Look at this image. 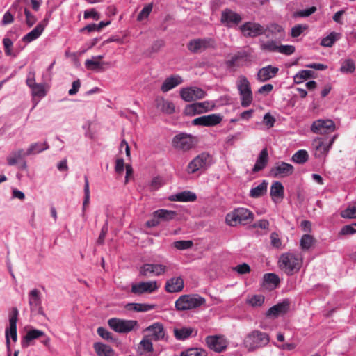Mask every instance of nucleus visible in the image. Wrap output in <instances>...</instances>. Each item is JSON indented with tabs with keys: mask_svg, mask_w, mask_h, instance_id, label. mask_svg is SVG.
I'll return each mask as SVG.
<instances>
[{
	"mask_svg": "<svg viewBox=\"0 0 356 356\" xmlns=\"http://www.w3.org/2000/svg\"><path fill=\"white\" fill-rule=\"evenodd\" d=\"M336 138L337 135L332 136L328 141L321 138H317L315 140L316 151L318 152L321 155L327 154Z\"/></svg>",
	"mask_w": 356,
	"mask_h": 356,
	"instance_id": "obj_28",
	"label": "nucleus"
},
{
	"mask_svg": "<svg viewBox=\"0 0 356 356\" xmlns=\"http://www.w3.org/2000/svg\"><path fill=\"white\" fill-rule=\"evenodd\" d=\"M179 93L181 99L187 102L203 99L207 95V92L203 89L196 86L183 88Z\"/></svg>",
	"mask_w": 356,
	"mask_h": 356,
	"instance_id": "obj_12",
	"label": "nucleus"
},
{
	"mask_svg": "<svg viewBox=\"0 0 356 356\" xmlns=\"http://www.w3.org/2000/svg\"><path fill=\"white\" fill-rule=\"evenodd\" d=\"M26 156H29V154H26V151L23 149L13 151L6 159L8 165L10 166L15 165L17 162L24 160Z\"/></svg>",
	"mask_w": 356,
	"mask_h": 356,
	"instance_id": "obj_31",
	"label": "nucleus"
},
{
	"mask_svg": "<svg viewBox=\"0 0 356 356\" xmlns=\"http://www.w3.org/2000/svg\"><path fill=\"white\" fill-rule=\"evenodd\" d=\"M49 149V145L47 142L44 141L43 143L37 142L31 143L28 149H26V154L29 156L35 155L40 154L45 150Z\"/></svg>",
	"mask_w": 356,
	"mask_h": 356,
	"instance_id": "obj_35",
	"label": "nucleus"
},
{
	"mask_svg": "<svg viewBox=\"0 0 356 356\" xmlns=\"http://www.w3.org/2000/svg\"><path fill=\"white\" fill-rule=\"evenodd\" d=\"M268 162V153L266 148L263 149L257 159L256 163L252 168L254 172L263 170Z\"/></svg>",
	"mask_w": 356,
	"mask_h": 356,
	"instance_id": "obj_30",
	"label": "nucleus"
},
{
	"mask_svg": "<svg viewBox=\"0 0 356 356\" xmlns=\"http://www.w3.org/2000/svg\"><path fill=\"white\" fill-rule=\"evenodd\" d=\"M316 10V8L315 6H312L309 8L296 12L295 16L301 17H309L313 13H314Z\"/></svg>",
	"mask_w": 356,
	"mask_h": 356,
	"instance_id": "obj_64",
	"label": "nucleus"
},
{
	"mask_svg": "<svg viewBox=\"0 0 356 356\" xmlns=\"http://www.w3.org/2000/svg\"><path fill=\"white\" fill-rule=\"evenodd\" d=\"M314 238L309 234H304L300 242V248L303 250H308L314 244Z\"/></svg>",
	"mask_w": 356,
	"mask_h": 356,
	"instance_id": "obj_49",
	"label": "nucleus"
},
{
	"mask_svg": "<svg viewBox=\"0 0 356 356\" xmlns=\"http://www.w3.org/2000/svg\"><path fill=\"white\" fill-rule=\"evenodd\" d=\"M172 143L177 149L188 151L195 145V140L191 134L180 133L174 136Z\"/></svg>",
	"mask_w": 356,
	"mask_h": 356,
	"instance_id": "obj_11",
	"label": "nucleus"
},
{
	"mask_svg": "<svg viewBox=\"0 0 356 356\" xmlns=\"http://www.w3.org/2000/svg\"><path fill=\"white\" fill-rule=\"evenodd\" d=\"M268 181L263 180L257 186L252 188L250 192V196L257 198L264 195L267 191Z\"/></svg>",
	"mask_w": 356,
	"mask_h": 356,
	"instance_id": "obj_41",
	"label": "nucleus"
},
{
	"mask_svg": "<svg viewBox=\"0 0 356 356\" xmlns=\"http://www.w3.org/2000/svg\"><path fill=\"white\" fill-rule=\"evenodd\" d=\"M10 337L14 342L17 341V327H9L6 330V343L8 351H10Z\"/></svg>",
	"mask_w": 356,
	"mask_h": 356,
	"instance_id": "obj_44",
	"label": "nucleus"
},
{
	"mask_svg": "<svg viewBox=\"0 0 356 356\" xmlns=\"http://www.w3.org/2000/svg\"><path fill=\"white\" fill-rule=\"evenodd\" d=\"M94 349L98 356H113L114 353L111 346L99 342L94 344Z\"/></svg>",
	"mask_w": 356,
	"mask_h": 356,
	"instance_id": "obj_39",
	"label": "nucleus"
},
{
	"mask_svg": "<svg viewBox=\"0 0 356 356\" xmlns=\"http://www.w3.org/2000/svg\"><path fill=\"white\" fill-rule=\"evenodd\" d=\"M44 30V25L42 23L38 24L32 31L26 34L22 40L24 42L29 43L38 38Z\"/></svg>",
	"mask_w": 356,
	"mask_h": 356,
	"instance_id": "obj_33",
	"label": "nucleus"
},
{
	"mask_svg": "<svg viewBox=\"0 0 356 356\" xmlns=\"http://www.w3.org/2000/svg\"><path fill=\"white\" fill-rule=\"evenodd\" d=\"M127 310L137 312H145L154 309L155 305L145 303H128L125 306Z\"/></svg>",
	"mask_w": 356,
	"mask_h": 356,
	"instance_id": "obj_38",
	"label": "nucleus"
},
{
	"mask_svg": "<svg viewBox=\"0 0 356 356\" xmlns=\"http://www.w3.org/2000/svg\"><path fill=\"white\" fill-rule=\"evenodd\" d=\"M139 346L147 353H152L153 351V344L151 341V339L144 337L140 342Z\"/></svg>",
	"mask_w": 356,
	"mask_h": 356,
	"instance_id": "obj_60",
	"label": "nucleus"
},
{
	"mask_svg": "<svg viewBox=\"0 0 356 356\" xmlns=\"http://www.w3.org/2000/svg\"><path fill=\"white\" fill-rule=\"evenodd\" d=\"M284 186L280 181H275L270 187V195L273 197H282L284 195Z\"/></svg>",
	"mask_w": 356,
	"mask_h": 356,
	"instance_id": "obj_46",
	"label": "nucleus"
},
{
	"mask_svg": "<svg viewBox=\"0 0 356 356\" xmlns=\"http://www.w3.org/2000/svg\"><path fill=\"white\" fill-rule=\"evenodd\" d=\"M18 316V309L16 307H13L9 312V327H17Z\"/></svg>",
	"mask_w": 356,
	"mask_h": 356,
	"instance_id": "obj_58",
	"label": "nucleus"
},
{
	"mask_svg": "<svg viewBox=\"0 0 356 356\" xmlns=\"http://www.w3.org/2000/svg\"><path fill=\"white\" fill-rule=\"evenodd\" d=\"M264 296L261 294L253 295L248 297L246 302L252 307H260L264 302Z\"/></svg>",
	"mask_w": 356,
	"mask_h": 356,
	"instance_id": "obj_50",
	"label": "nucleus"
},
{
	"mask_svg": "<svg viewBox=\"0 0 356 356\" xmlns=\"http://www.w3.org/2000/svg\"><path fill=\"white\" fill-rule=\"evenodd\" d=\"M108 64L99 62L95 58L88 59L85 62V67L90 70H94L97 72H102L104 70V65Z\"/></svg>",
	"mask_w": 356,
	"mask_h": 356,
	"instance_id": "obj_42",
	"label": "nucleus"
},
{
	"mask_svg": "<svg viewBox=\"0 0 356 356\" xmlns=\"http://www.w3.org/2000/svg\"><path fill=\"white\" fill-rule=\"evenodd\" d=\"M279 45L277 42L273 40H269L266 42H261L260 48L263 51H267L270 52H277Z\"/></svg>",
	"mask_w": 356,
	"mask_h": 356,
	"instance_id": "obj_51",
	"label": "nucleus"
},
{
	"mask_svg": "<svg viewBox=\"0 0 356 356\" xmlns=\"http://www.w3.org/2000/svg\"><path fill=\"white\" fill-rule=\"evenodd\" d=\"M296 48L293 45H279L278 51L280 54L289 56L295 52Z\"/></svg>",
	"mask_w": 356,
	"mask_h": 356,
	"instance_id": "obj_61",
	"label": "nucleus"
},
{
	"mask_svg": "<svg viewBox=\"0 0 356 356\" xmlns=\"http://www.w3.org/2000/svg\"><path fill=\"white\" fill-rule=\"evenodd\" d=\"M109 327L118 333H128L138 327V321L112 318L108 321Z\"/></svg>",
	"mask_w": 356,
	"mask_h": 356,
	"instance_id": "obj_7",
	"label": "nucleus"
},
{
	"mask_svg": "<svg viewBox=\"0 0 356 356\" xmlns=\"http://www.w3.org/2000/svg\"><path fill=\"white\" fill-rule=\"evenodd\" d=\"M41 293L37 289H34L29 293V304L31 311L38 309L40 314H44L41 308Z\"/></svg>",
	"mask_w": 356,
	"mask_h": 356,
	"instance_id": "obj_23",
	"label": "nucleus"
},
{
	"mask_svg": "<svg viewBox=\"0 0 356 356\" xmlns=\"http://www.w3.org/2000/svg\"><path fill=\"white\" fill-rule=\"evenodd\" d=\"M180 356H207V352L200 348H191L182 351Z\"/></svg>",
	"mask_w": 356,
	"mask_h": 356,
	"instance_id": "obj_47",
	"label": "nucleus"
},
{
	"mask_svg": "<svg viewBox=\"0 0 356 356\" xmlns=\"http://www.w3.org/2000/svg\"><path fill=\"white\" fill-rule=\"evenodd\" d=\"M308 29V25L305 24H296L291 29V35L292 38L300 36L305 31Z\"/></svg>",
	"mask_w": 356,
	"mask_h": 356,
	"instance_id": "obj_55",
	"label": "nucleus"
},
{
	"mask_svg": "<svg viewBox=\"0 0 356 356\" xmlns=\"http://www.w3.org/2000/svg\"><path fill=\"white\" fill-rule=\"evenodd\" d=\"M316 78V73L309 70H302L293 76V82L296 84H300L305 80Z\"/></svg>",
	"mask_w": 356,
	"mask_h": 356,
	"instance_id": "obj_36",
	"label": "nucleus"
},
{
	"mask_svg": "<svg viewBox=\"0 0 356 356\" xmlns=\"http://www.w3.org/2000/svg\"><path fill=\"white\" fill-rule=\"evenodd\" d=\"M196 194L189 191H184L175 194H172L169 197V200L173 202H194L196 200Z\"/></svg>",
	"mask_w": 356,
	"mask_h": 356,
	"instance_id": "obj_27",
	"label": "nucleus"
},
{
	"mask_svg": "<svg viewBox=\"0 0 356 356\" xmlns=\"http://www.w3.org/2000/svg\"><path fill=\"white\" fill-rule=\"evenodd\" d=\"M167 266L159 264H144L139 268V274L143 277L159 276L165 273Z\"/></svg>",
	"mask_w": 356,
	"mask_h": 356,
	"instance_id": "obj_16",
	"label": "nucleus"
},
{
	"mask_svg": "<svg viewBox=\"0 0 356 356\" xmlns=\"http://www.w3.org/2000/svg\"><path fill=\"white\" fill-rule=\"evenodd\" d=\"M45 336V333L39 330L33 329L28 331L22 341V346L26 348L30 345V342L34 339H37L41 337Z\"/></svg>",
	"mask_w": 356,
	"mask_h": 356,
	"instance_id": "obj_32",
	"label": "nucleus"
},
{
	"mask_svg": "<svg viewBox=\"0 0 356 356\" xmlns=\"http://www.w3.org/2000/svg\"><path fill=\"white\" fill-rule=\"evenodd\" d=\"M205 342L211 350L217 353H221L227 348L226 341L217 335L207 336L205 338Z\"/></svg>",
	"mask_w": 356,
	"mask_h": 356,
	"instance_id": "obj_20",
	"label": "nucleus"
},
{
	"mask_svg": "<svg viewBox=\"0 0 356 356\" xmlns=\"http://www.w3.org/2000/svg\"><path fill=\"white\" fill-rule=\"evenodd\" d=\"M27 86L31 89V95L33 97H39L42 99L47 95L45 90V83H37L35 81V72L30 70L27 74L26 79Z\"/></svg>",
	"mask_w": 356,
	"mask_h": 356,
	"instance_id": "obj_8",
	"label": "nucleus"
},
{
	"mask_svg": "<svg viewBox=\"0 0 356 356\" xmlns=\"http://www.w3.org/2000/svg\"><path fill=\"white\" fill-rule=\"evenodd\" d=\"M206 300L198 294L181 296L175 302V308L178 311L196 309L204 305Z\"/></svg>",
	"mask_w": 356,
	"mask_h": 356,
	"instance_id": "obj_3",
	"label": "nucleus"
},
{
	"mask_svg": "<svg viewBox=\"0 0 356 356\" xmlns=\"http://www.w3.org/2000/svg\"><path fill=\"white\" fill-rule=\"evenodd\" d=\"M155 104L156 108L164 114L171 115L175 111L173 102L166 100L163 97L157 98Z\"/></svg>",
	"mask_w": 356,
	"mask_h": 356,
	"instance_id": "obj_26",
	"label": "nucleus"
},
{
	"mask_svg": "<svg viewBox=\"0 0 356 356\" xmlns=\"http://www.w3.org/2000/svg\"><path fill=\"white\" fill-rule=\"evenodd\" d=\"M289 308V302L284 300L282 302L278 303L270 307L267 312V316H277L279 314L286 313Z\"/></svg>",
	"mask_w": 356,
	"mask_h": 356,
	"instance_id": "obj_34",
	"label": "nucleus"
},
{
	"mask_svg": "<svg viewBox=\"0 0 356 356\" xmlns=\"http://www.w3.org/2000/svg\"><path fill=\"white\" fill-rule=\"evenodd\" d=\"M309 159V154L306 150L300 149L297 151L291 158L292 161L298 164H303Z\"/></svg>",
	"mask_w": 356,
	"mask_h": 356,
	"instance_id": "obj_43",
	"label": "nucleus"
},
{
	"mask_svg": "<svg viewBox=\"0 0 356 356\" xmlns=\"http://www.w3.org/2000/svg\"><path fill=\"white\" fill-rule=\"evenodd\" d=\"M184 280L181 277H172L168 280L165 286V290L169 293H176L182 291Z\"/></svg>",
	"mask_w": 356,
	"mask_h": 356,
	"instance_id": "obj_29",
	"label": "nucleus"
},
{
	"mask_svg": "<svg viewBox=\"0 0 356 356\" xmlns=\"http://www.w3.org/2000/svg\"><path fill=\"white\" fill-rule=\"evenodd\" d=\"M211 163V157L207 153H202L195 156L188 165V174H194L197 171L207 169Z\"/></svg>",
	"mask_w": 356,
	"mask_h": 356,
	"instance_id": "obj_6",
	"label": "nucleus"
},
{
	"mask_svg": "<svg viewBox=\"0 0 356 356\" xmlns=\"http://www.w3.org/2000/svg\"><path fill=\"white\" fill-rule=\"evenodd\" d=\"M293 166L284 161L276 162L270 170V175L273 177H286L293 173Z\"/></svg>",
	"mask_w": 356,
	"mask_h": 356,
	"instance_id": "obj_15",
	"label": "nucleus"
},
{
	"mask_svg": "<svg viewBox=\"0 0 356 356\" xmlns=\"http://www.w3.org/2000/svg\"><path fill=\"white\" fill-rule=\"evenodd\" d=\"M236 86L240 95L241 106L244 108L249 106L253 100L249 81L245 76L241 75L237 80Z\"/></svg>",
	"mask_w": 356,
	"mask_h": 356,
	"instance_id": "obj_5",
	"label": "nucleus"
},
{
	"mask_svg": "<svg viewBox=\"0 0 356 356\" xmlns=\"http://www.w3.org/2000/svg\"><path fill=\"white\" fill-rule=\"evenodd\" d=\"M355 70V63L351 59H347L341 64L340 71L342 73H353Z\"/></svg>",
	"mask_w": 356,
	"mask_h": 356,
	"instance_id": "obj_54",
	"label": "nucleus"
},
{
	"mask_svg": "<svg viewBox=\"0 0 356 356\" xmlns=\"http://www.w3.org/2000/svg\"><path fill=\"white\" fill-rule=\"evenodd\" d=\"M175 216V211L163 209H158L153 213L154 217H157L159 220L163 221L172 220Z\"/></svg>",
	"mask_w": 356,
	"mask_h": 356,
	"instance_id": "obj_40",
	"label": "nucleus"
},
{
	"mask_svg": "<svg viewBox=\"0 0 356 356\" xmlns=\"http://www.w3.org/2000/svg\"><path fill=\"white\" fill-rule=\"evenodd\" d=\"M264 282L271 286L277 287L280 283V278L275 273H266L264 275Z\"/></svg>",
	"mask_w": 356,
	"mask_h": 356,
	"instance_id": "obj_53",
	"label": "nucleus"
},
{
	"mask_svg": "<svg viewBox=\"0 0 356 356\" xmlns=\"http://www.w3.org/2000/svg\"><path fill=\"white\" fill-rule=\"evenodd\" d=\"M270 245L273 248H275L276 249L282 248V240L280 238V236L277 232H272L270 236Z\"/></svg>",
	"mask_w": 356,
	"mask_h": 356,
	"instance_id": "obj_56",
	"label": "nucleus"
},
{
	"mask_svg": "<svg viewBox=\"0 0 356 356\" xmlns=\"http://www.w3.org/2000/svg\"><path fill=\"white\" fill-rule=\"evenodd\" d=\"M335 130V124L332 120H318L311 126V131L316 134H327Z\"/></svg>",
	"mask_w": 356,
	"mask_h": 356,
	"instance_id": "obj_14",
	"label": "nucleus"
},
{
	"mask_svg": "<svg viewBox=\"0 0 356 356\" xmlns=\"http://www.w3.org/2000/svg\"><path fill=\"white\" fill-rule=\"evenodd\" d=\"M173 245L177 250H184L191 248L193 243L192 241H177L174 242Z\"/></svg>",
	"mask_w": 356,
	"mask_h": 356,
	"instance_id": "obj_57",
	"label": "nucleus"
},
{
	"mask_svg": "<svg viewBox=\"0 0 356 356\" xmlns=\"http://www.w3.org/2000/svg\"><path fill=\"white\" fill-rule=\"evenodd\" d=\"M339 33L332 32L326 37L322 38L321 45L326 47H331L335 41L339 38Z\"/></svg>",
	"mask_w": 356,
	"mask_h": 356,
	"instance_id": "obj_45",
	"label": "nucleus"
},
{
	"mask_svg": "<svg viewBox=\"0 0 356 356\" xmlns=\"http://www.w3.org/2000/svg\"><path fill=\"white\" fill-rule=\"evenodd\" d=\"M269 342L268 334L255 330L245 337L243 345L249 352H252L267 346Z\"/></svg>",
	"mask_w": 356,
	"mask_h": 356,
	"instance_id": "obj_1",
	"label": "nucleus"
},
{
	"mask_svg": "<svg viewBox=\"0 0 356 356\" xmlns=\"http://www.w3.org/2000/svg\"><path fill=\"white\" fill-rule=\"evenodd\" d=\"M222 120V116L219 113H213L195 118L192 121L193 125L204 127H213L220 124Z\"/></svg>",
	"mask_w": 356,
	"mask_h": 356,
	"instance_id": "obj_17",
	"label": "nucleus"
},
{
	"mask_svg": "<svg viewBox=\"0 0 356 356\" xmlns=\"http://www.w3.org/2000/svg\"><path fill=\"white\" fill-rule=\"evenodd\" d=\"M254 214L249 209L239 207L234 209L226 215L225 220L229 226H236L238 224H245L248 220H252Z\"/></svg>",
	"mask_w": 356,
	"mask_h": 356,
	"instance_id": "obj_4",
	"label": "nucleus"
},
{
	"mask_svg": "<svg viewBox=\"0 0 356 356\" xmlns=\"http://www.w3.org/2000/svg\"><path fill=\"white\" fill-rule=\"evenodd\" d=\"M152 3H149V4H147V6H145L143 9L140 12V13L138 14V17H137V19L138 21H141L145 18H147L149 15L150 14L152 10Z\"/></svg>",
	"mask_w": 356,
	"mask_h": 356,
	"instance_id": "obj_62",
	"label": "nucleus"
},
{
	"mask_svg": "<svg viewBox=\"0 0 356 356\" xmlns=\"http://www.w3.org/2000/svg\"><path fill=\"white\" fill-rule=\"evenodd\" d=\"M184 82L182 77L178 74L171 75L167 77L161 85V90L163 92H167Z\"/></svg>",
	"mask_w": 356,
	"mask_h": 356,
	"instance_id": "obj_25",
	"label": "nucleus"
},
{
	"mask_svg": "<svg viewBox=\"0 0 356 356\" xmlns=\"http://www.w3.org/2000/svg\"><path fill=\"white\" fill-rule=\"evenodd\" d=\"M279 72V68L268 65L259 70L257 74V79L259 82H266L274 78Z\"/></svg>",
	"mask_w": 356,
	"mask_h": 356,
	"instance_id": "obj_21",
	"label": "nucleus"
},
{
	"mask_svg": "<svg viewBox=\"0 0 356 356\" xmlns=\"http://www.w3.org/2000/svg\"><path fill=\"white\" fill-rule=\"evenodd\" d=\"M187 47L191 52L197 54L207 49H214L216 47V42L211 38H197L189 41Z\"/></svg>",
	"mask_w": 356,
	"mask_h": 356,
	"instance_id": "obj_10",
	"label": "nucleus"
},
{
	"mask_svg": "<svg viewBox=\"0 0 356 356\" xmlns=\"http://www.w3.org/2000/svg\"><path fill=\"white\" fill-rule=\"evenodd\" d=\"M356 233V222L344 225L340 230L341 235H352Z\"/></svg>",
	"mask_w": 356,
	"mask_h": 356,
	"instance_id": "obj_59",
	"label": "nucleus"
},
{
	"mask_svg": "<svg viewBox=\"0 0 356 356\" xmlns=\"http://www.w3.org/2000/svg\"><path fill=\"white\" fill-rule=\"evenodd\" d=\"M252 62L251 52L247 50H241L232 55L226 61L228 67H240L249 65Z\"/></svg>",
	"mask_w": 356,
	"mask_h": 356,
	"instance_id": "obj_9",
	"label": "nucleus"
},
{
	"mask_svg": "<svg viewBox=\"0 0 356 356\" xmlns=\"http://www.w3.org/2000/svg\"><path fill=\"white\" fill-rule=\"evenodd\" d=\"M215 104L211 101H204L188 104L186 106L184 113L187 115L193 116L204 112L211 111Z\"/></svg>",
	"mask_w": 356,
	"mask_h": 356,
	"instance_id": "obj_13",
	"label": "nucleus"
},
{
	"mask_svg": "<svg viewBox=\"0 0 356 356\" xmlns=\"http://www.w3.org/2000/svg\"><path fill=\"white\" fill-rule=\"evenodd\" d=\"M341 216L343 218H356V203L349 205L346 209L341 211Z\"/></svg>",
	"mask_w": 356,
	"mask_h": 356,
	"instance_id": "obj_52",
	"label": "nucleus"
},
{
	"mask_svg": "<svg viewBox=\"0 0 356 356\" xmlns=\"http://www.w3.org/2000/svg\"><path fill=\"white\" fill-rule=\"evenodd\" d=\"M146 332L149 333L151 339L159 341L165 337V330L163 324L160 323H154L152 325L145 329Z\"/></svg>",
	"mask_w": 356,
	"mask_h": 356,
	"instance_id": "obj_24",
	"label": "nucleus"
},
{
	"mask_svg": "<svg viewBox=\"0 0 356 356\" xmlns=\"http://www.w3.org/2000/svg\"><path fill=\"white\" fill-rule=\"evenodd\" d=\"M241 31L245 37H257L265 33V29L258 23L245 22L240 26Z\"/></svg>",
	"mask_w": 356,
	"mask_h": 356,
	"instance_id": "obj_18",
	"label": "nucleus"
},
{
	"mask_svg": "<svg viewBox=\"0 0 356 356\" xmlns=\"http://www.w3.org/2000/svg\"><path fill=\"white\" fill-rule=\"evenodd\" d=\"M84 199L83 202V208L82 212L84 213L86 211V206L90 202V187H89V181L87 176L84 177Z\"/></svg>",
	"mask_w": 356,
	"mask_h": 356,
	"instance_id": "obj_48",
	"label": "nucleus"
},
{
	"mask_svg": "<svg viewBox=\"0 0 356 356\" xmlns=\"http://www.w3.org/2000/svg\"><path fill=\"white\" fill-rule=\"evenodd\" d=\"M24 15H25V17H26V24L29 27L32 26L36 22L37 18L26 8H24Z\"/></svg>",
	"mask_w": 356,
	"mask_h": 356,
	"instance_id": "obj_63",
	"label": "nucleus"
},
{
	"mask_svg": "<svg viewBox=\"0 0 356 356\" xmlns=\"http://www.w3.org/2000/svg\"><path fill=\"white\" fill-rule=\"evenodd\" d=\"M194 330L189 327H183L174 329L175 338L179 341H184L188 339L193 334Z\"/></svg>",
	"mask_w": 356,
	"mask_h": 356,
	"instance_id": "obj_37",
	"label": "nucleus"
},
{
	"mask_svg": "<svg viewBox=\"0 0 356 356\" xmlns=\"http://www.w3.org/2000/svg\"><path fill=\"white\" fill-rule=\"evenodd\" d=\"M242 18L241 15L230 9H225L222 12L220 22L227 26L231 27L238 24Z\"/></svg>",
	"mask_w": 356,
	"mask_h": 356,
	"instance_id": "obj_22",
	"label": "nucleus"
},
{
	"mask_svg": "<svg viewBox=\"0 0 356 356\" xmlns=\"http://www.w3.org/2000/svg\"><path fill=\"white\" fill-rule=\"evenodd\" d=\"M280 268L287 275L297 273L302 266V259L299 254L286 252L281 254L279 259Z\"/></svg>",
	"mask_w": 356,
	"mask_h": 356,
	"instance_id": "obj_2",
	"label": "nucleus"
},
{
	"mask_svg": "<svg viewBox=\"0 0 356 356\" xmlns=\"http://www.w3.org/2000/svg\"><path fill=\"white\" fill-rule=\"evenodd\" d=\"M158 289L156 281L141 282L133 284L131 292L135 295H141L143 293H151Z\"/></svg>",
	"mask_w": 356,
	"mask_h": 356,
	"instance_id": "obj_19",
	"label": "nucleus"
}]
</instances>
